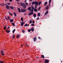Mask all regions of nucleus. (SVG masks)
I'll return each instance as SVG.
<instances>
[{
    "label": "nucleus",
    "instance_id": "nucleus-1",
    "mask_svg": "<svg viewBox=\"0 0 63 63\" xmlns=\"http://www.w3.org/2000/svg\"><path fill=\"white\" fill-rule=\"evenodd\" d=\"M32 5H34V4H39V2L37 1H33L32 3Z\"/></svg>",
    "mask_w": 63,
    "mask_h": 63
},
{
    "label": "nucleus",
    "instance_id": "nucleus-2",
    "mask_svg": "<svg viewBox=\"0 0 63 63\" xmlns=\"http://www.w3.org/2000/svg\"><path fill=\"white\" fill-rule=\"evenodd\" d=\"M21 12H23V13H24V12H25L26 11V9H21Z\"/></svg>",
    "mask_w": 63,
    "mask_h": 63
},
{
    "label": "nucleus",
    "instance_id": "nucleus-3",
    "mask_svg": "<svg viewBox=\"0 0 63 63\" xmlns=\"http://www.w3.org/2000/svg\"><path fill=\"white\" fill-rule=\"evenodd\" d=\"M6 8L7 10H10V6L9 5H7L6 6Z\"/></svg>",
    "mask_w": 63,
    "mask_h": 63
},
{
    "label": "nucleus",
    "instance_id": "nucleus-4",
    "mask_svg": "<svg viewBox=\"0 0 63 63\" xmlns=\"http://www.w3.org/2000/svg\"><path fill=\"white\" fill-rule=\"evenodd\" d=\"M24 24V23L23 22H22L21 23V26H23V25Z\"/></svg>",
    "mask_w": 63,
    "mask_h": 63
},
{
    "label": "nucleus",
    "instance_id": "nucleus-5",
    "mask_svg": "<svg viewBox=\"0 0 63 63\" xmlns=\"http://www.w3.org/2000/svg\"><path fill=\"white\" fill-rule=\"evenodd\" d=\"M25 4L24 3H22L21 4V6H22V7H23L24 6V5H25Z\"/></svg>",
    "mask_w": 63,
    "mask_h": 63
},
{
    "label": "nucleus",
    "instance_id": "nucleus-6",
    "mask_svg": "<svg viewBox=\"0 0 63 63\" xmlns=\"http://www.w3.org/2000/svg\"><path fill=\"white\" fill-rule=\"evenodd\" d=\"M49 62V61L47 60H46L45 61V63H48Z\"/></svg>",
    "mask_w": 63,
    "mask_h": 63
},
{
    "label": "nucleus",
    "instance_id": "nucleus-7",
    "mask_svg": "<svg viewBox=\"0 0 63 63\" xmlns=\"http://www.w3.org/2000/svg\"><path fill=\"white\" fill-rule=\"evenodd\" d=\"M5 31L7 33H10V31L7 30H6Z\"/></svg>",
    "mask_w": 63,
    "mask_h": 63
},
{
    "label": "nucleus",
    "instance_id": "nucleus-8",
    "mask_svg": "<svg viewBox=\"0 0 63 63\" xmlns=\"http://www.w3.org/2000/svg\"><path fill=\"white\" fill-rule=\"evenodd\" d=\"M48 11H47L45 13V16L47 15V14H48Z\"/></svg>",
    "mask_w": 63,
    "mask_h": 63
},
{
    "label": "nucleus",
    "instance_id": "nucleus-9",
    "mask_svg": "<svg viewBox=\"0 0 63 63\" xmlns=\"http://www.w3.org/2000/svg\"><path fill=\"white\" fill-rule=\"evenodd\" d=\"M31 31L32 32H33L34 31V27H32L31 29Z\"/></svg>",
    "mask_w": 63,
    "mask_h": 63
},
{
    "label": "nucleus",
    "instance_id": "nucleus-10",
    "mask_svg": "<svg viewBox=\"0 0 63 63\" xmlns=\"http://www.w3.org/2000/svg\"><path fill=\"white\" fill-rule=\"evenodd\" d=\"M51 0H49V6H50V3H51Z\"/></svg>",
    "mask_w": 63,
    "mask_h": 63
},
{
    "label": "nucleus",
    "instance_id": "nucleus-11",
    "mask_svg": "<svg viewBox=\"0 0 63 63\" xmlns=\"http://www.w3.org/2000/svg\"><path fill=\"white\" fill-rule=\"evenodd\" d=\"M37 38L36 37H34L33 38V41L34 42H35L36 41V39Z\"/></svg>",
    "mask_w": 63,
    "mask_h": 63
},
{
    "label": "nucleus",
    "instance_id": "nucleus-12",
    "mask_svg": "<svg viewBox=\"0 0 63 63\" xmlns=\"http://www.w3.org/2000/svg\"><path fill=\"white\" fill-rule=\"evenodd\" d=\"M10 19H11V17L9 16H7V20Z\"/></svg>",
    "mask_w": 63,
    "mask_h": 63
},
{
    "label": "nucleus",
    "instance_id": "nucleus-13",
    "mask_svg": "<svg viewBox=\"0 0 63 63\" xmlns=\"http://www.w3.org/2000/svg\"><path fill=\"white\" fill-rule=\"evenodd\" d=\"M32 14H33V12H31L29 14V15L31 16V15H32Z\"/></svg>",
    "mask_w": 63,
    "mask_h": 63
},
{
    "label": "nucleus",
    "instance_id": "nucleus-14",
    "mask_svg": "<svg viewBox=\"0 0 63 63\" xmlns=\"http://www.w3.org/2000/svg\"><path fill=\"white\" fill-rule=\"evenodd\" d=\"M49 8V7H48V6H47L46 7V10H48Z\"/></svg>",
    "mask_w": 63,
    "mask_h": 63
},
{
    "label": "nucleus",
    "instance_id": "nucleus-15",
    "mask_svg": "<svg viewBox=\"0 0 63 63\" xmlns=\"http://www.w3.org/2000/svg\"><path fill=\"white\" fill-rule=\"evenodd\" d=\"M33 16L34 18H35V17H36V14H33Z\"/></svg>",
    "mask_w": 63,
    "mask_h": 63
},
{
    "label": "nucleus",
    "instance_id": "nucleus-16",
    "mask_svg": "<svg viewBox=\"0 0 63 63\" xmlns=\"http://www.w3.org/2000/svg\"><path fill=\"white\" fill-rule=\"evenodd\" d=\"M40 15H41V13H38L37 16L38 17H39L40 16Z\"/></svg>",
    "mask_w": 63,
    "mask_h": 63
},
{
    "label": "nucleus",
    "instance_id": "nucleus-17",
    "mask_svg": "<svg viewBox=\"0 0 63 63\" xmlns=\"http://www.w3.org/2000/svg\"><path fill=\"white\" fill-rule=\"evenodd\" d=\"M10 8L11 9H12V10H13L14 9V7L12 6H11L10 7Z\"/></svg>",
    "mask_w": 63,
    "mask_h": 63
},
{
    "label": "nucleus",
    "instance_id": "nucleus-18",
    "mask_svg": "<svg viewBox=\"0 0 63 63\" xmlns=\"http://www.w3.org/2000/svg\"><path fill=\"white\" fill-rule=\"evenodd\" d=\"M19 37H20V35H17V36H16V38L17 39L19 38Z\"/></svg>",
    "mask_w": 63,
    "mask_h": 63
},
{
    "label": "nucleus",
    "instance_id": "nucleus-19",
    "mask_svg": "<svg viewBox=\"0 0 63 63\" xmlns=\"http://www.w3.org/2000/svg\"><path fill=\"white\" fill-rule=\"evenodd\" d=\"M34 11L35 12H37V9L36 8H34Z\"/></svg>",
    "mask_w": 63,
    "mask_h": 63
},
{
    "label": "nucleus",
    "instance_id": "nucleus-20",
    "mask_svg": "<svg viewBox=\"0 0 63 63\" xmlns=\"http://www.w3.org/2000/svg\"><path fill=\"white\" fill-rule=\"evenodd\" d=\"M7 28V26H5L3 28V29L4 30H6V28Z\"/></svg>",
    "mask_w": 63,
    "mask_h": 63
},
{
    "label": "nucleus",
    "instance_id": "nucleus-21",
    "mask_svg": "<svg viewBox=\"0 0 63 63\" xmlns=\"http://www.w3.org/2000/svg\"><path fill=\"white\" fill-rule=\"evenodd\" d=\"M47 1L45 2V5H44L45 6H46V5H47Z\"/></svg>",
    "mask_w": 63,
    "mask_h": 63
},
{
    "label": "nucleus",
    "instance_id": "nucleus-22",
    "mask_svg": "<svg viewBox=\"0 0 63 63\" xmlns=\"http://www.w3.org/2000/svg\"><path fill=\"white\" fill-rule=\"evenodd\" d=\"M14 15L16 17V14L15 12H14Z\"/></svg>",
    "mask_w": 63,
    "mask_h": 63
},
{
    "label": "nucleus",
    "instance_id": "nucleus-23",
    "mask_svg": "<svg viewBox=\"0 0 63 63\" xmlns=\"http://www.w3.org/2000/svg\"><path fill=\"white\" fill-rule=\"evenodd\" d=\"M12 24L13 26H15V24L13 22H12Z\"/></svg>",
    "mask_w": 63,
    "mask_h": 63
},
{
    "label": "nucleus",
    "instance_id": "nucleus-24",
    "mask_svg": "<svg viewBox=\"0 0 63 63\" xmlns=\"http://www.w3.org/2000/svg\"><path fill=\"white\" fill-rule=\"evenodd\" d=\"M15 31H16V30L15 29H14L12 31V32L13 33H15Z\"/></svg>",
    "mask_w": 63,
    "mask_h": 63
},
{
    "label": "nucleus",
    "instance_id": "nucleus-25",
    "mask_svg": "<svg viewBox=\"0 0 63 63\" xmlns=\"http://www.w3.org/2000/svg\"><path fill=\"white\" fill-rule=\"evenodd\" d=\"M23 7H24V9H25L26 8V5L25 4V5H24V6H23Z\"/></svg>",
    "mask_w": 63,
    "mask_h": 63
},
{
    "label": "nucleus",
    "instance_id": "nucleus-26",
    "mask_svg": "<svg viewBox=\"0 0 63 63\" xmlns=\"http://www.w3.org/2000/svg\"><path fill=\"white\" fill-rule=\"evenodd\" d=\"M14 21V20H13V19H11L10 20V22H13Z\"/></svg>",
    "mask_w": 63,
    "mask_h": 63
},
{
    "label": "nucleus",
    "instance_id": "nucleus-27",
    "mask_svg": "<svg viewBox=\"0 0 63 63\" xmlns=\"http://www.w3.org/2000/svg\"><path fill=\"white\" fill-rule=\"evenodd\" d=\"M41 57L43 58H45V57L44 55H42L41 56Z\"/></svg>",
    "mask_w": 63,
    "mask_h": 63
},
{
    "label": "nucleus",
    "instance_id": "nucleus-28",
    "mask_svg": "<svg viewBox=\"0 0 63 63\" xmlns=\"http://www.w3.org/2000/svg\"><path fill=\"white\" fill-rule=\"evenodd\" d=\"M33 11H34V10H33V9H32L31 10H30V11L31 12H33Z\"/></svg>",
    "mask_w": 63,
    "mask_h": 63
},
{
    "label": "nucleus",
    "instance_id": "nucleus-29",
    "mask_svg": "<svg viewBox=\"0 0 63 63\" xmlns=\"http://www.w3.org/2000/svg\"><path fill=\"white\" fill-rule=\"evenodd\" d=\"M31 8L30 7H29L28 8V10H31Z\"/></svg>",
    "mask_w": 63,
    "mask_h": 63
},
{
    "label": "nucleus",
    "instance_id": "nucleus-30",
    "mask_svg": "<svg viewBox=\"0 0 63 63\" xmlns=\"http://www.w3.org/2000/svg\"><path fill=\"white\" fill-rule=\"evenodd\" d=\"M26 26H28V24H26L24 26L25 27H26Z\"/></svg>",
    "mask_w": 63,
    "mask_h": 63
},
{
    "label": "nucleus",
    "instance_id": "nucleus-31",
    "mask_svg": "<svg viewBox=\"0 0 63 63\" xmlns=\"http://www.w3.org/2000/svg\"><path fill=\"white\" fill-rule=\"evenodd\" d=\"M18 9L19 10V13H20V12H21V10H20V9L19 8Z\"/></svg>",
    "mask_w": 63,
    "mask_h": 63
},
{
    "label": "nucleus",
    "instance_id": "nucleus-32",
    "mask_svg": "<svg viewBox=\"0 0 63 63\" xmlns=\"http://www.w3.org/2000/svg\"><path fill=\"white\" fill-rule=\"evenodd\" d=\"M21 19L22 21H23V17H21Z\"/></svg>",
    "mask_w": 63,
    "mask_h": 63
},
{
    "label": "nucleus",
    "instance_id": "nucleus-33",
    "mask_svg": "<svg viewBox=\"0 0 63 63\" xmlns=\"http://www.w3.org/2000/svg\"><path fill=\"white\" fill-rule=\"evenodd\" d=\"M15 35H13V39H15Z\"/></svg>",
    "mask_w": 63,
    "mask_h": 63
},
{
    "label": "nucleus",
    "instance_id": "nucleus-34",
    "mask_svg": "<svg viewBox=\"0 0 63 63\" xmlns=\"http://www.w3.org/2000/svg\"><path fill=\"white\" fill-rule=\"evenodd\" d=\"M32 20H30V24H31L32 23Z\"/></svg>",
    "mask_w": 63,
    "mask_h": 63
},
{
    "label": "nucleus",
    "instance_id": "nucleus-35",
    "mask_svg": "<svg viewBox=\"0 0 63 63\" xmlns=\"http://www.w3.org/2000/svg\"><path fill=\"white\" fill-rule=\"evenodd\" d=\"M0 52L1 53H3V50H1L0 51Z\"/></svg>",
    "mask_w": 63,
    "mask_h": 63
},
{
    "label": "nucleus",
    "instance_id": "nucleus-36",
    "mask_svg": "<svg viewBox=\"0 0 63 63\" xmlns=\"http://www.w3.org/2000/svg\"><path fill=\"white\" fill-rule=\"evenodd\" d=\"M22 32L23 33L25 32V31H24V30H22Z\"/></svg>",
    "mask_w": 63,
    "mask_h": 63
},
{
    "label": "nucleus",
    "instance_id": "nucleus-37",
    "mask_svg": "<svg viewBox=\"0 0 63 63\" xmlns=\"http://www.w3.org/2000/svg\"><path fill=\"white\" fill-rule=\"evenodd\" d=\"M41 6H39V7L38 8V10H39V9H41Z\"/></svg>",
    "mask_w": 63,
    "mask_h": 63
},
{
    "label": "nucleus",
    "instance_id": "nucleus-38",
    "mask_svg": "<svg viewBox=\"0 0 63 63\" xmlns=\"http://www.w3.org/2000/svg\"><path fill=\"white\" fill-rule=\"evenodd\" d=\"M9 13L10 14V15L12 16H13V15H12V13H11L9 12Z\"/></svg>",
    "mask_w": 63,
    "mask_h": 63
},
{
    "label": "nucleus",
    "instance_id": "nucleus-39",
    "mask_svg": "<svg viewBox=\"0 0 63 63\" xmlns=\"http://www.w3.org/2000/svg\"><path fill=\"white\" fill-rule=\"evenodd\" d=\"M32 10H34V7H33V6H32Z\"/></svg>",
    "mask_w": 63,
    "mask_h": 63
},
{
    "label": "nucleus",
    "instance_id": "nucleus-40",
    "mask_svg": "<svg viewBox=\"0 0 63 63\" xmlns=\"http://www.w3.org/2000/svg\"><path fill=\"white\" fill-rule=\"evenodd\" d=\"M5 18L6 20H8V18H7V17H6V16H5Z\"/></svg>",
    "mask_w": 63,
    "mask_h": 63
},
{
    "label": "nucleus",
    "instance_id": "nucleus-41",
    "mask_svg": "<svg viewBox=\"0 0 63 63\" xmlns=\"http://www.w3.org/2000/svg\"><path fill=\"white\" fill-rule=\"evenodd\" d=\"M28 31L29 32H30V31H31V30L30 29L28 30Z\"/></svg>",
    "mask_w": 63,
    "mask_h": 63
},
{
    "label": "nucleus",
    "instance_id": "nucleus-42",
    "mask_svg": "<svg viewBox=\"0 0 63 63\" xmlns=\"http://www.w3.org/2000/svg\"><path fill=\"white\" fill-rule=\"evenodd\" d=\"M32 26H34V24L33 23H32Z\"/></svg>",
    "mask_w": 63,
    "mask_h": 63
},
{
    "label": "nucleus",
    "instance_id": "nucleus-43",
    "mask_svg": "<svg viewBox=\"0 0 63 63\" xmlns=\"http://www.w3.org/2000/svg\"><path fill=\"white\" fill-rule=\"evenodd\" d=\"M39 17H38L37 18H36L37 20H39Z\"/></svg>",
    "mask_w": 63,
    "mask_h": 63
},
{
    "label": "nucleus",
    "instance_id": "nucleus-44",
    "mask_svg": "<svg viewBox=\"0 0 63 63\" xmlns=\"http://www.w3.org/2000/svg\"><path fill=\"white\" fill-rule=\"evenodd\" d=\"M4 62L2 61H0V63H3Z\"/></svg>",
    "mask_w": 63,
    "mask_h": 63
},
{
    "label": "nucleus",
    "instance_id": "nucleus-45",
    "mask_svg": "<svg viewBox=\"0 0 63 63\" xmlns=\"http://www.w3.org/2000/svg\"><path fill=\"white\" fill-rule=\"evenodd\" d=\"M41 4V1H40L39 2V5H40V4Z\"/></svg>",
    "mask_w": 63,
    "mask_h": 63
},
{
    "label": "nucleus",
    "instance_id": "nucleus-46",
    "mask_svg": "<svg viewBox=\"0 0 63 63\" xmlns=\"http://www.w3.org/2000/svg\"><path fill=\"white\" fill-rule=\"evenodd\" d=\"M1 55H4V54L3 53H1Z\"/></svg>",
    "mask_w": 63,
    "mask_h": 63
},
{
    "label": "nucleus",
    "instance_id": "nucleus-47",
    "mask_svg": "<svg viewBox=\"0 0 63 63\" xmlns=\"http://www.w3.org/2000/svg\"><path fill=\"white\" fill-rule=\"evenodd\" d=\"M25 4L27 6L28 5V3L27 2H26L25 3Z\"/></svg>",
    "mask_w": 63,
    "mask_h": 63
},
{
    "label": "nucleus",
    "instance_id": "nucleus-48",
    "mask_svg": "<svg viewBox=\"0 0 63 63\" xmlns=\"http://www.w3.org/2000/svg\"><path fill=\"white\" fill-rule=\"evenodd\" d=\"M38 4H35V6L37 7V5H38Z\"/></svg>",
    "mask_w": 63,
    "mask_h": 63
},
{
    "label": "nucleus",
    "instance_id": "nucleus-49",
    "mask_svg": "<svg viewBox=\"0 0 63 63\" xmlns=\"http://www.w3.org/2000/svg\"><path fill=\"white\" fill-rule=\"evenodd\" d=\"M7 4H8V5H10V3H7Z\"/></svg>",
    "mask_w": 63,
    "mask_h": 63
},
{
    "label": "nucleus",
    "instance_id": "nucleus-50",
    "mask_svg": "<svg viewBox=\"0 0 63 63\" xmlns=\"http://www.w3.org/2000/svg\"><path fill=\"white\" fill-rule=\"evenodd\" d=\"M32 22L33 23H35V22L34 21H32Z\"/></svg>",
    "mask_w": 63,
    "mask_h": 63
},
{
    "label": "nucleus",
    "instance_id": "nucleus-51",
    "mask_svg": "<svg viewBox=\"0 0 63 63\" xmlns=\"http://www.w3.org/2000/svg\"><path fill=\"white\" fill-rule=\"evenodd\" d=\"M27 1V0H25L24 1V2L25 3H26V2Z\"/></svg>",
    "mask_w": 63,
    "mask_h": 63
},
{
    "label": "nucleus",
    "instance_id": "nucleus-52",
    "mask_svg": "<svg viewBox=\"0 0 63 63\" xmlns=\"http://www.w3.org/2000/svg\"><path fill=\"white\" fill-rule=\"evenodd\" d=\"M13 1V0H9L10 2H12Z\"/></svg>",
    "mask_w": 63,
    "mask_h": 63
},
{
    "label": "nucleus",
    "instance_id": "nucleus-53",
    "mask_svg": "<svg viewBox=\"0 0 63 63\" xmlns=\"http://www.w3.org/2000/svg\"><path fill=\"white\" fill-rule=\"evenodd\" d=\"M7 3H5V4H4V6H6V5H7Z\"/></svg>",
    "mask_w": 63,
    "mask_h": 63
},
{
    "label": "nucleus",
    "instance_id": "nucleus-54",
    "mask_svg": "<svg viewBox=\"0 0 63 63\" xmlns=\"http://www.w3.org/2000/svg\"><path fill=\"white\" fill-rule=\"evenodd\" d=\"M9 28H10V27L9 26L7 28L8 29Z\"/></svg>",
    "mask_w": 63,
    "mask_h": 63
},
{
    "label": "nucleus",
    "instance_id": "nucleus-55",
    "mask_svg": "<svg viewBox=\"0 0 63 63\" xmlns=\"http://www.w3.org/2000/svg\"><path fill=\"white\" fill-rule=\"evenodd\" d=\"M16 1H17V2H18V1H19V0H16Z\"/></svg>",
    "mask_w": 63,
    "mask_h": 63
},
{
    "label": "nucleus",
    "instance_id": "nucleus-56",
    "mask_svg": "<svg viewBox=\"0 0 63 63\" xmlns=\"http://www.w3.org/2000/svg\"><path fill=\"white\" fill-rule=\"evenodd\" d=\"M38 39H40V37H38Z\"/></svg>",
    "mask_w": 63,
    "mask_h": 63
},
{
    "label": "nucleus",
    "instance_id": "nucleus-57",
    "mask_svg": "<svg viewBox=\"0 0 63 63\" xmlns=\"http://www.w3.org/2000/svg\"><path fill=\"white\" fill-rule=\"evenodd\" d=\"M2 6H4V4H3L2 5Z\"/></svg>",
    "mask_w": 63,
    "mask_h": 63
},
{
    "label": "nucleus",
    "instance_id": "nucleus-58",
    "mask_svg": "<svg viewBox=\"0 0 63 63\" xmlns=\"http://www.w3.org/2000/svg\"><path fill=\"white\" fill-rule=\"evenodd\" d=\"M27 44H26L25 45V46H27Z\"/></svg>",
    "mask_w": 63,
    "mask_h": 63
},
{
    "label": "nucleus",
    "instance_id": "nucleus-59",
    "mask_svg": "<svg viewBox=\"0 0 63 63\" xmlns=\"http://www.w3.org/2000/svg\"><path fill=\"white\" fill-rule=\"evenodd\" d=\"M63 62V61H61V63H62V62Z\"/></svg>",
    "mask_w": 63,
    "mask_h": 63
},
{
    "label": "nucleus",
    "instance_id": "nucleus-60",
    "mask_svg": "<svg viewBox=\"0 0 63 63\" xmlns=\"http://www.w3.org/2000/svg\"><path fill=\"white\" fill-rule=\"evenodd\" d=\"M5 1H8V0H4Z\"/></svg>",
    "mask_w": 63,
    "mask_h": 63
},
{
    "label": "nucleus",
    "instance_id": "nucleus-61",
    "mask_svg": "<svg viewBox=\"0 0 63 63\" xmlns=\"http://www.w3.org/2000/svg\"><path fill=\"white\" fill-rule=\"evenodd\" d=\"M35 8H37V6H35Z\"/></svg>",
    "mask_w": 63,
    "mask_h": 63
},
{
    "label": "nucleus",
    "instance_id": "nucleus-62",
    "mask_svg": "<svg viewBox=\"0 0 63 63\" xmlns=\"http://www.w3.org/2000/svg\"><path fill=\"white\" fill-rule=\"evenodd\" d=\"M19 2H17V4H19Z\"/></svg>",
    "mask_w": 63,
    "mask_h": 63
},
{
    "label": "nucleus",
    "instance_id": "nucleus-63",
    "mask_svg": "<svg viewBox=\"0 0 63 63\" xmlns=\"http://www.w3.org/2000/svg\"><path fill=\"white\" fill-rule=\"evenodd\" d=\"M21 46L22 47V46H23V45H21Z\"/></svg>",
    "mask_w": 63,
    "mask_h": 63
},
{
    "label": "nucleus",
    "instance_id": "nucleus-64",
    "mask_svg": "<svg viewBox=\"0 0 63 63\" xmlns=\"http://www.w3.org/2000/svg\"><path fill=\"white\" fill-rule=\"evenodd\" d=\"M28 24V27H29V25Z\"/></svg>",
    "mask_w": 63,
    "mask_h": 63
}]
</instances>
